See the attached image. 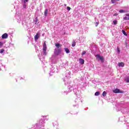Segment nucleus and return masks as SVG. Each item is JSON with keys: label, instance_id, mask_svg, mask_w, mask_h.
Segmentation results:
<instances>
[{"label": "nucleus", "instance_id": "412c9836", "mask_svg": "<svg viewBox=\"0 0 129 129\" xmlns=\"http://www.w3.org/2000/svg\"><path fill=\"white\" fill-rule=\"evenodd\" d=\"M119 13H124V10H119Z\"/></svg>", "mask_w": 129, "mask_h": 129}, {"label": "nucleus", "instance_id": "1a4fd4ad", "mask_svg": "<svg viewBox=\"0 0 129 129\" xmlns=\"http://www.w3.org/2000/svg\"><path fill=\"white\" fill-rule=\"evenodd\" d=\"M119 67H123L124 66V63L123 62H120L118 63Z\"/></svg>", "mask_w": 129, "mask_h": 129}, {"label": "nucleus", "instance_id": "9d476101", "mask_svg": "<svg viewBox=\"0 0 129 129\" xmlns=\"http://www.w3.org/2000/svg\"><path fill=\"white\" fill-rule=\"evenodd\" d=\"M64 50L67 54H69V53H70V50H69V49L68 48H64Z\"/></svg>", "mask_w": 129, "mask_h": 129}, {"label": "nucleus", "instance_id": "4468645a", "mask_svg": "<svg viewBox=\"0 0 129 129\" xmlns=\"http://www.w3.org/2000/svg\"><path fill=\"white\" fill-rule=\"evenodd\" d=\"M113 24L115 26L117 24V20H114L113 21Z\"/></svg>", "mask_w": 129, "mask_h": 129}, {"label": "nucleus", "instance_id": "f3484780", "mask_svg": "<svg viewBox=\"0 0 129 129\" xmlns=\"http://www.w3.org/2000/svg\"><path fill=\"white\" fill-rule=\"evenodd\" d=\"M4 46V42L0 41V48H2Z\"/></svg>", "mask_w": 129, "mask_h": 129}, {"label": "nucleus", "instance_id": "0eeeda50", "mask_svg": "<svg viewBox=\"0 0 129 129\" xmlns=\"http://www.w3.org/2000/svg\"><path fill=\"white\" fill-rule=\"evenodd\" d=\"M2 39H7L8 38V34L5 33L2 36Z\"/></svg>", "mask_w": 129, "mask_h": 129}, {"label": "nucleus", "instance_id": "f8f14e48", "mask_svg": "<svg viewBox=\"0 0 129 129\" xmlns=\"http://www.w3.org/2000/svg\"><path fill=\"white\" fill-rule=\"evenodd\" d=\"M48 15V9H46L44 12V15L46 16Z\"/></svg>", "mask_w": 129, "mask_h": 129}, {"label": "nucleus", "instance_id": "393cba45", "mask_svg": "<svg viewBox=\"0 0 129 129\" xmlns=\"http://www.w3.org/2000/svg\"><path fill=\"white\" fill-rule=\"evenodd\" d=\"M67 10L68 11H70V10H71V8L69 7H67Z\"/></svg>", "mask_w": 129, "mask_h": 129}, {"label": "nucleus", "instance_id": "5701e85b", "mask_svg": "<svg viewBox=\"0 0 129 129\" xmlns=\"http://www.w3.org/2000/svg\"><path fill=\"white\" fill-rule=\"evenodd\" d=\"M86 54V51H84L82 53V55L83 56V55H85Z\"/></svg>", "mask_w": 129, "mask_h": 129}, {"label": "nucleus", "instance_id": "6ab92c4d", "mask_svg": "<svg viewBox=\"0 0 129 129\" xmlns=\"http://www.w3.org/2000/svg\"><path fill=\"white\" fill-rule=\"evenodd\" d=\"M103 96H106V92L104 91L102 93Z\"/></svg>", "mask_w": 129, "mask_h": 129}, {"label": "nucleus", "instance_id": "6e6552de", "mask_svg": "<svg viewBox=\"0 0 129 129\" xmlns=\"http://www.w3.org/2000/svg\"><path fill=\"white\" fill-rule=\"evenodd\" d=\"M79 63H80V64H84V59L80 58L79 59Z\"/></svg>", "mask_w": 129, "mask_h": 129}, {"label": "nucleus", "instance_id": "aec40b11", "mask_svg": "<svg viewBox=\"0 0 129 129\" xmlns=\"http://www.w3.org/2000/svg\"><path fill=\"white\" fill-rule=\"evenodd\" d=\"M55 46L57 47V48H60V44L59 43H56L55 44Z\"/></svg>", "mask_w": 129, "mask_h": 129}, {"label": "nucleus", "instance_id": "423d86ee", "mask_svg": "<svg viewBox=\"0 0 129 129\" xmlns=\"http://www.w3.org/2000/svg\"><path fill=\"white\" fill-rule=\"evenodd\" d=\"M39 38H40V34L37 33L36 35L35 36L34 39L35 40H37Z\"/></svg>", "mask_w": 129, "mask_h": 129}, {"label": "nucleus", "instance_id": "dca6fc26", "mask_svg": "<svg viewBox=\"0 0 129 129\" xmlns=\"http://www.w3.org/2000/svg\"><path fill=\"white\" fill-rule=\"evenodd\" d=\"M99 94H100V93H99V92H96L95 93V96H98V95H99Z\"/></svg>", "mask_w": 129, "mask_h": 129}, {"label": "nucleus", "instance_id": "f03ea898", "mask_svg": "<svg viewBox=\"0 0 129 129\" xmlns=\"http://www.w3.org/2000/svg\"><path fill=\"white\" fill-rule=\"evenodd\" d=\"M113 92L114 93H123V91H120L119 90V89L116 88L113 90Z\"/></svg>", "mask_w": 129, "mask_h": 129}, {"label": "nucleus", "instance_id": "a211bd4d", "mask_svg": "<svg viewBox=\"0 0 129 129\" xmlns=\"http://www.w3.org/2000/svg\"><path fill=\"white\" fill-rule=\"evenodd\" d=\"M119 0H111V2L112 4H114L115 2H118Z\"/></svg>", "mask_w": 129, "mask_h": 129}, {"label": "nucleus", "instance_id": "f257e3e1", "mask_svg": "<svg viewBox=\"0 0 129 129\" xmlns=\"http://www.w3.org/2000/svg\"><path fill=\"white\" fill-rule=\"evenodd\" d=\"M22 3H23V9H27V6H28V3L29 0H21Z\"/></svg>", "mask_w": 129, "mask_h": 129}, {"label": "nucleus", "instance_id": "c85d7f7f", "mask_svg": "<svg viewBox=\"0 0 129 129\" xmlns=\"http://www.w3.org/2000/svg\"><path fill=\"white\" fill-rule=\"evenodd\" d=\"M65 7H66V5H64Z\"/></svg>", "mask_w": 129, "mask_h": 129}, {"label": "nucleus", "instance_id": "2eb2a0df", "mask_svg": "<svg viewBox=\"0 0 129 129\" xmlns=\"http://www.w3.org/2000/svg\"><path fill=\"white\" fill-rule=\"evenodd\" d=\"M122 33L125 36H127V34H126V32L123 30H122Z\"/></svg>", "mask_w": 129, "mask_h": 129}, {"label": "nucleus", "instance_id": "7ed1b4c3", "mask_svg": "<svg viewBox=\"0 0 129 129\" xmlns=\"http://www.w3.org/2000/svg\"><path fill=\"white\" fill-rule=\"evenodd\" d=\"M46 50H47V45H46V43L44 42L43 44V51L44 54L45 53H46Z\"/></svg>", "mask_w": 129, "mask_h": 129}, {"label": "nucleus", "instance_id": "c756f323", "mask_svg": "<svg viewBox=\"0 0 129 129\" xmlns=\"http://www.w3.org/2000/svg\"><path fill=\"white\" fill-rule=\"evenodd\" d=\"M41 121H42V122H43V120H41Z\"/></svg>", "mask_w": 129, "mask_h": 129}, {"label": "nucleus", "instance_id": "9b49d317", "mask_svg": "<svg viewBox=\"0 0 129 129\" xmlns=\"http://www.w3.org/2000/svg\"><path fill=\"white\" fill-rule=\"evenodd\" d=\"M76 45V42H75V41H74L72 44V47H75Z\"/></svg>", "mask_w": 129, "mask_h": 129}, {"label": "nucleus", "instance_id": "ddd939ff", "mask_svg": "<svg viewBox=\"0 0 129 129\" xmlns=\"http://www.w3.org/2000/svg\"><path fill=\"white\" fill-rule=\"evenodd\" d=\"M125 81H126L127 83H129V77L126 78L125 79Z\"/></svg>", "mask_w": 129, "mask_h": 129}, {"label": "nucleus", "instance_id": "b1692460", "mask_svg": "<svg viewBox=\"0 0 129 129\" xmlns=\"http://www.w3.org/2000/svg\"><path fill=\"white\" fill-rule=\"evenodd\" d=\"M35 22V24H39V21L38 19H36Z\"/></svg>", "mask_w": 129, "mask_h": 129}, {"label": "nucleus", "instance_id": "cd10ccee", "mask_svg": "<svg viewBox=\"0 0 129 129\" xmlns=\"http://www.w3.org/2000/svg\"><path fill=\"white\" fill-rule=\"evenodd\" d=\"M117 51L118 53H119V52H120V51L119 50V48H117Z\"/></svg>", "mask_w": 129, "mask_h": 129}, {"label": "nucleus", "instance_id": "39448f33", "mask_svg": "<svg viewBox=\"0 0 129 129\" xmlns=\"http://www.w3.org/2000/svg\"><path fill=\"white\" fill-rule=\"evenodd\" d=\"M97 58H98V59H99L101 60V61H103V56L99 55V54H97L96 55Z\"/></svg>", "mask_w": 129, "mask_h": 129}, {"label": "nucleus", "instance_id": "a878e982", "mask_svg": "<svg viewBox=\"0 0 129 129\" xmlns=\"http://www.w3.org/2000/svg\"><path fill=\"white\" fill-rule=\"evenodd\" d=\"M117 14H116V13H115V14H114V15H113V16H114V17H116V16H117Z\"/></svg>", "mask_w": 129, "mask_h": 129}, {"label": "nucleus", "instance_id": "4be33fe9", "mask_svg": "<svg viewBox=\"0 0 129 129\" xmlns=\"http://www.w3.org/2000/svg\"><path fill=\"white\" fill-rule=\"evenodd\" d=\"M4 52H5V50L4 49H1V51H0V53L1 54H3V53H4Z\"/></svg>", "mask_w": 129, "mask_h": 129}, {"label": "nucleus", "instance_id": "20e7f679", "mask_svg": "<svg viewBox=\"0 0 129 129\" xmlns=\"http://www.w3.org/2000/svg\"><path fill=\"white\" fill-rule=\"evenodd\" d=\"M125 16H126L123 17V20H124L125 21L129 20V14H126Z\"/></svg>", "mask_w": 129, "mask_h": 129}, {"label": "nucleus", "instance_id": "bb28decb", "mask_svg": "<svg viewBox=\"0 0 129 129\" xmlns=\"http://www.w3.org/2000/svg\"><path fill=\"white\" fill-rule=\"evenodd\" d=\"M98 22H96V27H97V26H98Z\"/></svg>", "mask_w": 129, "mask_h": 129}]
</instances>
